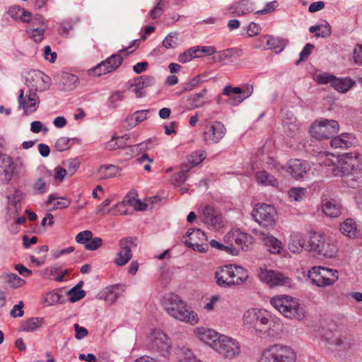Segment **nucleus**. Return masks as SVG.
<instances>
[{
    "label": "nucleus",
    "instance_id": "e2e57ef3",
    "mask_svg": "<svg viewBox=\"0 0 362 362\" xmlns=\"http://www.w3.org/2000/svg\"><path fill=\"white\" fill-rule=\"evenodd\" d=\"M64 165L67 168L66 171L69 173L70 175H73L78 170L80 161L77 158H72L66 160Z\"/></svg>",
    "mask_w": 362,
    "mask_h": 362
},
{
    "label": "nucleus",
    "instance_id": "338daca9",
    "mask_svg": "<svg viewBox=\"0 0 362 362\" xmlns=\"http://www.w3.org/2000/svg\"><path fill=\"white\" fill-rule=\"evenodd\" d=\"M103 244V240L99 237L91 238L90 240L85 245V248L88 250H95L98 249Z\"/></svg>",
    "mask_w": 362,
    "mask_h": 362
},
{
    "label": "nucleus",
    "instance_id": "a19ab883",
    "mask_svg": "<svg viewBox=\"0 0 362 362\" xmlns=\"http://www.w3.org/2000/svg\"><path fill=\"white\" fill-rule=\"evenodd\" d=\"M45 30V27H34L32 25L27 28L26 33L33 41L40 42L43 40Z\"/></svg>",
    "mask_w": 362,
    "mask_h": 362
},
{
    "label": "nucleus",
    "instance_id": "f3484780",
    "mask_svg": "<svg viewBox=\"0 0 362 362\" xmlns=\"http://www.w3.org/2000/svg\"><path fill=\"white\" fill-rule=\"evenodd\" d=\"M226 132V127L222 122H213L205 127L204 141L208 144H217L224 137Z\"/></svg>",
    "mask_w": 362,
    "mask_h": 362
},
{
    "label": "nucleus",
    "instance_id": "473e14b6",
    "mask_svg": "<svg viewBox=\"0 0 362 362\" xmlns=\"http://www.w3.org/2000/svg\"><path fill=\"white\" fill-rule=\"evenodd\" d=\"M354 84L355 82L350 78H337L334 76L332 87L339 92L344 93L348 91Z\"/></svg>",
    "mask_w": 362,
    "mask_h": 362
},
{
    "label": "nucleus",
    "instance_id": "de8ad7c7",
    "mask_svg": "<svg viewBox=\"0 0 362 362\" xmlns=\"http://www.w3.org/2000/svg\"><path fill=\"white\" fill-rule=\"evenodd\" d=\"M156 83V79L153 76H141L134 79V86H141V88H146L148 86H153Z\"/></svg>",
    "mask_w": 362,
    "mask_h": 362
},
{
    "label": "nucleus",
    "instance_id": "c85d7f7f",
    "mask_svg": "<svg viewBox=\"0 0 362 362\" xmlns=\"http://www.w3.org/2000/svg\"><path fill=\"white\" fill-rule=\"evenodd\" d=\"M306 238L299 233H293L291 235V240L288 243V249L293 253L299 252L303 248L305 249Z\"/></svg>",
    "mask_w": 362,
    "mask_h": 362
},
{
    "label": "nucleus",
    "instance_id": "bf43d9fd",
    "mask_svg": "<svg viewBox=\"0 0 362 362\" xmlns=\"http://www.w3.org/2000/svg\"><path fill=\"white\" fill-rule=\"evenodd\" d=\"M202 83V80L200 76H197L194 78H193L191 81L189 82L185 83L182 84V91L187 92L190 91L197 88Z\"/></svg>",
    "mask_w": 362,
    "mask_h": 362
},
{
    "label": "nucleus",
    "instance_id": "4c0bfd02",
    "mask_svg": "<svg viewBox=\"0 0 362 362\" xmlns=\"http://www.w3.org/2000/svg\"><path fill=\"white\" fill-rule=\"evenodd\" d=\"M47 204L53 203L54 209H66L71 204V200L66 197H57L54 194H50L46 202Z\"/></svg>",
    "mask_w": 362,
    "mask_h": 362
},
{
    "label": "nucleus",
    "instance_id": "58836bf2",
    "mask_svg": "<svg viewBox=\"0 0 362 362\" xmlns=\"http://www.w3.org/2000/svg\"><path fill=\"white\" fill-rule=\"evenodd\" d=\"M195 234L191 236L190 239H185V245L193 249L194 251H199V252H206L208 250L209 245L206 243V241H197L194 237Z\"/></svg>",
    "mask_w": 362,
    "mask_h": 362
},
{
    "label": "nucleus",
    "instance_id": "f03ea898",
    "mask_svg": "<svg viewBox=\"0 0 362 362\" xmlns=\"http://www.w3.org/2000/svg\"><path fill=\"white\" fill-rule=\"evenodd\" d=\"M243 322L250 328H254L264 337L269 338L278 337L282 327L279 319L264 310L252 308L247 310L243 315Z\"/></svg>",
    "mask_w": 362,
    "mask_h": 362
},
{
    "label": "nucleus",
    "instance_id": "69168bd1",
    "mask_svg": "<svg viewBox=\"0 0 362 362\" xmlns=\"http://www.w3.org/2000/svg\"><path fill=\"white\" fill-rule=\"evenodd\" d=\"M71 139L67 137H61L57 139L55 144V148L59 151H64L70 148Z\"/></svg>",
    "mask_w": 362,
    "mask_h": 362
},
{
    "label": "nucleus",
    "instance_id": "4468645a",
    "mask_svg": "<svg viewBox=\"0 0 362 362\" xmlns=\"http://www.w3.org/2000/svg\"><path fill=\"white\" fill-rule=\"evenodd\" d=\"M339 163L346 176L356 173L362 168V160L358 153H344Z\"/></svg>",
    "mask_w": 362,
    "mask_h": 362
},
{
    "label": "nucleus",
    "instance_id": "a211bd4d",
    "mask_svg": "<svg viewBox=\"0 0 362 362\" xmlns=\"http://www.w3.org/2000/svg\"><path fill=\"white\" fill-rule=\"evenodd\" d=\"M217 284L223 288L236 285L233 264L224 265L215 273Z\"/></svg>",
    "mask_w": 362,
    "mask_h": 362
},
{
    "label": "nucleus",
    "instance_id": "a18cd8bd",
    "mask_svg": "<svg viewBox=\"0 0 362 362\" xmlns=\"http://www.w3.org/2000/svg\"><path fill=\"white\" fill-rule=\"evenodd\" d=\"M207 90L204 88L201 92L195 93L190 96L189 100L191 101V105L193 108H199L202 107L206 102L202 100V98H204V95L206 93Z\"/></svg>",
    "mask_w": 362,
    "mask_h": 362
},
{
    "label": "nucleus",
    "instance_id": "f257e3e1",
    "mask_svg": "<svg viewBox=\"0 0 362 362\" xmlns=\"http://www.w3.org/2000/svg\"><path fill=\"white\" fill-rule=\"evenodd\" d=\"M25 85L29 88L28 93L24 96V90L21 89L18 97V108L23 109L26 115L35 112L40 104L37 92L48 90L51 85L50 78L40 70H32L25 76Z\"/></svg>",
    "mask_w": 362,
    "mask_h": 362
},
{
    "label": "nucleus",
    "instance_id": "dca6fc26",
    "mask_svg": "<svg viewBox=\"0 0 362 362\" xmlns=\"http://www.w3.org/2000/svg\"><path fill=\"white\" fill-rule=\"evenodd\" d=\"M258 276L270 287L286 286L291 283V279L281 273L264 268H259Z\"/></svg>",
    "mask_w": 362,
    "mask_h": 362
},
{
    "label": "nucleus",
    "instance_id": "c03bdc74",
    "mask_svg": "<svg viewBox=\"0 0 362 362\" xmlns=\"http://www.w3.org/2000/svg\"><path fill=\"white\" fill-rule=\"evenodd\" d=\"M98 172L103 178L108 179L117 175L119 172V168L114 165H102Z\"/></svg>",
    "mask_w": 362,
    "mask_h": 362
},
{
    "label": "nucleus",
    "instance_id": "0eeeda50",
    "mask_svg": "<svg viewBox=\"0 0 362 362\" xmlns=\"http://www.w3.org/2000/svg\"><path fill=\"white\" fill-rule=\"evenodd\" d=\"M339 125L336 120L322 119L313 124L310 129L312 137L318 141L328 139L336 135Z\"/></svg>",
    "mask_w": 362,
    "mask_h": 362
},
{
    "label": "nucleus",
    "instance_id": "412c9836",
    "mask_svg": "<svg viewBox=\"0 0 362 362\" xmlns=\"http://www.w3.org/2000/svg\"><path fill=\"white\" fill-rule=\"evenodd\" d=\"M325 238V235L322 233L310 231L308 237L306 238L305 250L317 255Z\"/></svg>",
    "mask_w": 362,
    "mask_h": 362
},
{
    "label": "nucleus",
    "instance_id": "bb28decb",
    "mask_svg": "<svg viewBox=\"0 0 362 362\" xmlns=\"http://www.w3.org/2000/svg\"><path fill=\"white\" fill-rule=\"evenodd\" d=\"M197 334L200 340L210 346L211 348L212 344L218 340L220 335L216 331L204 327H198L197 329Z\"/></svg>",
    "mask_w": 362,
    "mask_h": 362
},
{
    "label": "nucleus",
    "instance_id": "6e6d98bb",
    "mask_svg": "<svg viewBox=\"0 0 362 362\" xmlns=\"http://www.w3.org/2000/svg\"><path fill=\"white\" fill-rule=\"evenodd\" d=\"M194 234H196L194 237L197 241H208L206 233L199 228L189 229L186 234L188 238L187 239H190L191 236H192Z\"/></svg>",
    "mask_w": 362,
    "mask_h": 362
},
{
    "label": "nucleus",
    "instance_id": "423d86ee",
    "mask_svg": "<svg viewBox=\"0 0 362 362\" xmlns=\"http://www.w3.org/2000/svg\"><path fill=\"white\" fill-rule=\"evenodd\" d=\"M308 278L313 285L325 287L333 285L338 279V271L323 267H313L308 273Z\"/></svg>",
    "mask_w": 362,
    "mask_h": 362
},
{
    "label": "nucleus",
    "instance_id": "1a4fd4ad",
    "mask_svg": "<svg viewBox=\"0 0 362 362\" xmlns=\"http://www.w3.org/2000/svg\"><path fill=\"white\" fill-rule=\"evenodd\" d=\"M253 93V86L244 84L242 86L233 87L227 85L223 89V95L228 96L227 103L231 106H238L248 98Z\"/></svg>",
    "mask_w": 362,
    "mask_h": 362
},
{
    "label": "nucleus",
    "instance_id": "393cba45",
    "mask_svg": "<svg viewBox=\"0 0 362 362\" xmlns=\"http://www.w3.org/2000/svg\"><path fill=\"white\" fill-rule=\"evenodd\" d=\"M261 239L264 245L271 253H280L282 249V244L277 238L269 234L262 233Z\"/></svg>",
    "mask_w": 362,
    "mask_h": 362
},
{
    "label": "nucleus",
    "instance_id": "13d9d810",
    "mask_svg": "<svg viewBox=\"0 0 362 362\" xmlns=\"http://www.w3.org/2000/svg\"><path fill=\"white\" fill-rule=\"evenodd\" d=\"M48 185L46 182L42 178L39 177L34 183H33V189L35 192L37 194H43L47 190Z\"/></svg>",
    "mask_w": 362,
    "mask_h": 362
},
{
    "label": "nucleus",
    "instance_id": "39448f33",
    "mask_svg": "<svg viewBox=\"0 0 362 362\" xmlns=\"http://www.w3.org/2000/svg\"><path fill=\"white\" fill-rule=\"evenodd\" d=\"M296 354L288 346L275 344L262 351L259 362H295Z\"/></svg>",
    "mask_w": 362,
    "mask_h": 362
},
{
    "label": "nucleus",
    "instance_id": "20e7f679",
    "mask_svg": "<svg viewBox=\"0 0 362 362\" xmlns=\"http://www.w3.org/2000/svg\"><path fill=\"white\" fill-rule=\"evenodd\" d=\"M272 305L286 317L297 320H303L305 310L298 300L288 296H276L271 299Z\"/></svg>",
    "mask_w": 362,
    "mask_h": 362
},
{
    "label": "nucleus",
    "instance_id": "680f3d73",
    "mask_svg": "<svg viewBox=\"0 0 362 362\" xmlns=\"http://www.w3.org/2000/svg\"><path fill=\"white\" fill-rule=\"evenodd\" d=\"M93 235V234L90 230H83L78 233L75 239L78 243L85 245L91 239Z\"/></svg>",
    "mask_w": 362,
    "mask_h": 362
},
{
    "label": "nucleus",
    "instance_id": "6ab92c4d",
    "mask_svg": "<svg viewBox=\"0 0 362 362\" xmlns=\"http://www.w3.org/2000/svg\"><path fill=\"white\" fill-rule=\"evenodd\" d=\"M356 142V138L353 134L343 133L332 139L330 145L333 148L346 149L351 148Z\"/></svg>",
    "mask_w": 362,
    "mask_h": 362
},
{
    "label": "nucleus",
    "instance_id": "e433bc0d",
    "mask_svg": "<svg viewBox=\"0 0 362 362\" xmlns=\"http://www.w3.org/2000/svg\"><path fill=\"white\" fill-rule=\"evenodd\" d=\"M201 57L202 54H200L199 46L192 47L179 55L178 61L181 63H187L194 58Z\"/></svg>",
    "mask_w": 362,
    "mask_h": 362
},
{
    "label": "nucleus",
    "instance_id": "a878e982",
    "mask_svg": "<svg viewBox=\"0 0 362 362\" xmlns=\"http://www.w3.org/2000/svg\"><path fill=\"white\" fill-rule=\"evenodd\" d=\"M322 243L318 255L325 258H332L337 255L338 249L334 240L325 236Z\"/></svg>",
    "mask_w": 362,
    "mask_h": 362
},
{
    "label": "nucleus",
    "instance_id": "9d476101",
    "mask_svg": "<svg viewBox=\"0 0 362 362\" xmlns=\"http://www.w3.org/2000/svg\"><path fill=\"white\" fill-rule=\"evenodd\" d=\"M212 349L226 358L231 359L239 354L238 343L225 335H219L218 340L212 344Z\"/></svg>",
    "mask_w": 362,
    "mask_h": 362
},
{
    "label": "nucleus",
    "instance_id": "4be33fe9",
    "mask_svg": "<svg viewBox=\"0 0 362 362\" xmlns=\"http://www.w3.org/2000/svg\"><path fill=\"white\" fill-rule=\"evenodd\" d=\"M149 110H143L136 111L134 114L129 115L122 123L124 128L127 129H132L141 122L147 119Z\"/></svg>",
    "mask_w": 362,
    "mask_h": 362
},
{
    "label": "nucleus",
    "instance_id": "6e6552de",
    "mask_svg": "<svg viewBox=\"0 0 362 362\" xmlns=\"http://www.w3.org/2000/svg\"><path fill=\"white\" fill-rule=\"evenodd\" d=\"M252 216L259 226L264 228H271L274 227L276 223L277 212L273 206L262 203L255 206Z\"/></svg>",
    "mask_w": 362,
    "mask_h": 362
},
{
    "label": "nucleus",
    "instance_id": "774afa93",
    "mask_svg": "<svg viewBox=\"0 0 362 362\" xmlns=\"http://www.w3.org/2000/svg\"><path fill=\"white\" fill-rule=\"evenodd\" d=\"M60 297V295L57 293L49 292L47 293L44 303L47 306L54 305L59 301Z\"/></svg>",
    "mask_w": 362,
    "mask_h": 362
},
{
    "label": "nucleus",
    "instance_id": "ea45409f",
    "mask_svg": "<svg viewBox=\"0 0 362 362\" xmlns=\"http://www.w3.org/2000/svg\"><path fill=\"white\" fill-rule=\"evenodd\" d=\"M257 182L264 185L276 186L278 185L276 179L270 173L262 170L256 173Z\"/></svg>",
    "mask_w": 362,
    "mask_h": 362
},
{
    "label": "nucleus",
    "instance_id": "7c9ffc66",
    "mask_svg": "<svg viewBox=\"0 0 362 362\" xmlns=\"http://www.w3.org/2000/svg\"><path fill=\"white\" fill-rule=\"evenodd\" d=\"M340 230L344 235L349 238H356L357 233L356 223L352 218L346 219L340 226Z\"/></svg>",
    "mask_w": 362,
    "mask_h": 362
},
{
    "label": "nucleus",
    "instance_id": "3c124183",
    "mask_svg": "<svg viewBox=\"0 0 362 362\" xmlns=\"http://www.w3.org/2000/svg\"><path fill=\"white\" fill-rule=\"evenodd\" d=\"M6 279L7 283L13 288L21 287L25 284V281L14 273L6 274Z\"/></svg>",
    "mask_w": 362,
    "mask_h": 362
},
{
    "label": "nucleus",
    "instance_id": "052dcab7",
    "mask_svg": "<svg viewBox=\"0 0 362 362\" xmlns=\"http://www.w3.org/2000/svg\"><path fill=\"white\" fill-rule=\"evenodd\" d=\"M279 6V2L276 0L266 3L264 8L262 10L257 11L255 12L256 15H262L272 13L275 11L276 8Z\"/></svg>",
    "mask_w": 362,
    "mask_h": 362
},
{
    "label": "nucleus",
    "instance_id": "8fccbe9b",
    "mask_svg": "<svg viewBox=\"0 0 362 362\" xmlns=\"http://www.w3.org/2000/svg\"><path fill=\"white\" fill-rule=\"evenodd\" d=\"M165 2L164 0H156V4L153 9L148 13V16L152 19H157L160 17L164 11Z\"/></svg>",
    "mask_w": 362,
    "mask_h": 362
},
{
    "label": "nucleus",
    "instance_id": "cd10ccee",
    "mask_svg": "<svg viewBox=\"0 0 362 362\" xmlns=\"http://www.w3.org/2000/svg\"><path fill=\"white\" fill-rule=\"evenodd\" d=\"M341 206L335 200H325L322 205V212L329 217L336 218L341 214Z\"/></svg>",
    "mask_w": 362,
    "mask_h": 362
},
{
    "label": "nucleus",
    "instance_id": "9b49d317",
    "mask_svg": "<svg viewBox=\"0 0 362 362\" xmlns=\"http://www.w3.org/2000/svg\"><path fill=\"white\" fill-rule=\"evenodd\" d=\"M151 348L157 351L163 357H167L171 349V342L168 336L160 329H153L149 337Z\"/></svg>",
    "mask_w": 362,
    "mask_h": 362
},
{
    "label": "nucleus",
    "instance_id": "aec40b11",
    "mask_svg": "<svg viewBox=\"0 0 362 362\" xmlns=\"http://www.w3.org/2000/svg\"><path fill=\"white\" fill-rule=\"evenodd\" d=\"M253 3L250 0H239L230 5L227 10L237 16H243L251 13Z\"/></svg>",
    "mask_w": 362,
    "mask_h": 362
},
{
    "label": "nucleus",
    "instance_id": "c9c22d12",
    "mask_svg": "<svg viewBox=\"0 0 362 362\" xmlns=\"http://www.w3.org/2000/svg\"><path fill=\"white\" fill-rule=\"evenodd\" d=\"M8 209H11V206H13L16 212L21 209V202L23 199V192L19 189H15L13 194L7 196Z\"/></svg>",
    "mask_w": 362,
    "mask_h": 362
},
{
    "label": "nucleus",
    "instance_id": "603ef678",
    "mask_svg": "<svg viewBox=\"0 0 362 362\" xmlns=\"http://www.w3.org/2000/svg\"><path fill=\"white\" fill-rule=\"evenodd\" d=\"M178 33L177 32L170 33L163 40L162 45L166 49H174L177 46V42L174 39H177Z\"/></svg>",
    "mask_w": 362,
    "mask_h": 362
},
{
    "label": "nucleus",
    "instance_id": "7ed1b4c3",
    "mask_svg": "<svg viewBox=\"0 0 362 362\" xmlns=\"http://www.w3.org/2000/svg\"><path fill=\"white\" fill-rule=\"evenodd\" d=\"M164 310L176 320L195 325L199 322L198 315L186 308L185 303L175 294H168L164 298Z\"/></svg>",
    "mask_w": 362,
    "mask_h": 362
},
{
    "label": "nucleus",
    "instance_id": "4d7b16f0",
    "mask_svg": "<svg viewBox=\"0 0 362 362\" xmlns=\"http://www.w3.org/2000/svg\"><path fill=\"white\" fill-rule=\"evenodd\" d=\"M13 177L20 178L26 174V168L22 161H13Z\"/></svg>",
    "mask_w": 362,
    "mask_h": 362
},
{
    "label": "nucleus",
    "instance_id": "f8f14e48",
    "mask_svg": "<svg viewBox=\"0 0 362 362\" xmlns=\"http://www.w3.org/2000/svg\"><path fill=\"white\" fill-rule=\"evenodd\" d=\"M119 246L120 250L117 254L115 263L117 266H123L132 259V248L137 246V239L134 237L123 238L119 240Z\"/></svg>",
    "mask_w": 362,
    "mask_h": 362
},
{
    "label": "nucleus",
    "instance_id": "09e8293b",
    "mask_svg": "<svg viewBox=\"0 0 362 362\" xmlns=\"http://www.w3.org/2000/svg\"><path fill=\"white\" fill-rule=\"evenodd\" d=\"M124 99V93L122 91L117 90L114 92L108 98V107L115 109L119 107V103Z\"/></svg>",
    "mask_w": 362,
    "mask_h": 362
},
{
    "label": "nucleus",
    "instance_id": "37998d69",
    "mask_svg": "<svg viewBox=\"0 0 362 362\" xmlns=\"http://www.w3.org/2000/svg\"><path fill=\"white\" fill-rule=\"evenodd\" d=\"M324 165L328 167L326 173H328L329 175L333 177H346L339 163L336 165L329 160H326L324 161Z\"/></svg>",
    "mask_w": 362,
    "mask_h": 362
},
{
    "label": "nucleus",
    "instance_id": "5701e85b",
    "mask_svg": "<svg viewBox=\"0 0 362 362\" xmlns=\"http://www.w3.org/2000/svg\"><path fill=\"white\" fill-rule=\"evenodd\" d=\"M57 81L59 86L62 90L64 91H69L75 88L78 78L74 74L64 72L60 74Z\"/></svg>",
    "mask_w": 362,
    "mask_h": 362
},
{
    "label": "nucleus",
    "instance_id": "ddd939ff",
    "mask_svg": "<svg viewBox=\"0 0 362 362\" xmlns=\"http://www.w3.org/2000/svg\"><path fill=\"white\" fill-rule=\"evenodd\" d=\"M123 58L119 54H114L105 60L101 62L96 66L89 70V74L100 76L102 75L115 71L122 64Z\"/></svg>",
    "mask_w": 362,
    "mask_h": 362
},
{
    "label": "nucleus",
    "instance_id": "72a5a7b5",
    "mask_svg": "<svg viewBox=\"0 0 362 362\" xmlns=\"http://www.w3.org/2000/svg\"><path fill=\"white\" fill-rule=\"evenodd\" d=\"M45 323L44 319L42 317H32L25 321L21 327V330L24 332H34L39 329Z\"/></svg>",
    "mask_w": 362,
    "mask_h": 362
},
{
    "label": "nucleus",
    "instance_id": "f704fd0d",
    "mask_svg": "<svg viewBox=\"0 0 362 362\" xmlns=\"http://www.w3.org/2000/svg\"><path fill=\"white\" fill-rule=\"evenodd\" d=\"M217 55L214 57V59L218 62H224L229 59H231L234 56L240 57L242 55V50L238 48H228L218 52H216Z\"/></svg>",
    "mask_w": 362,
    "mask_h": 362
},
{
    "label": "nucleus",
    "instance_id": "5fc2aeb1",
    "mask_svg": "<svg viewBox=\"0 0 362 362\" xmlns=\"http://www.w3.org/2000/svg\"><path fill=\"white\" fill-rule=\"evenodd\" d=\"M67 296H69V300L75 303L86 296V291L82 289H77L76 287L71 288L68 292Z\"/></svg>",
    "mask_w": 362,
    "mask_h": 362
},
{
    "label": "nucleus",
    "instance_id": "2f4dec72",
    "mask_svg": "<svg viewBox=\"0 0 362 362\" xmlns=\"http://www.w3.org/2000/svg\"><path fill=\"white\" fill-rule=\"evenodd\" d=\"M234 241L242 250H247L250 246L253 243L254 238L252 235L241 233L235 236Z\"/></svg>",
    "mask_w": 362,
    "mask_h": 362
},
{
    "label": "nucleus",
    "instance_id": "864d4df0",
    "mask_svg": "<svg viewBox=\"0 0 362 362\" xmlns=\"http://www.w3.org/2000/svg\"><path fill=\"white\" fill-rule=\"evenodd\" d=\"M306 189L303 187L291 188L288 192L291 199L296 202H300L305 197Z\"/></svg>",
    "mask_w": 362,
    "mask_h": 362
},
{
    "label": "nucleus",
    "instance_id": "c756f323",
    "mask_svg": "<svg viewBox=\"0 0 362 362\" xmlns=\"http://www.w3.org/2000/svg\"><path fill=\"white\" fill-rule=\"evenodd\" d=\"M135 193L131 192L128 194H127L123 200L116 204L113 208H112L109 211H112L115 215H117V214L114 213L113 211L115 210H117L119 214H128L129 212L127 209H123V208L129 206H134V204L135 203L136 199H135Z\"/></svg>",
    "mask_w": 362,
    "mask_h": 362
},
{
    "label": "nucleus",
    "instance_id": "0e129e2a",
    "mask_svg": "<svg viewBox=\"0 0 362 362\" xmlns=\"http://www.w3.org/2000/svg\"><path fill=\"white\" fill-rule=\"evenodd\" d=\"M189 171V168L182 169L178 173L175 174L173 177V184L175 186H179L187 180V174Z\"/></svg>",
    "mask_w": 362,
    "mask_h": 362
},
{
    "label": "nucleus",
    "instance_id": "b1692460",
    "mask_svg": "<svg viewBox=\"0 0 362 362\" xmlns=\"http://www.w3.org/2000/svg\"><path fill=\"white\" fill-rule=\"evenodd\" d=\"M288 168L291 175L296 179L303 178L308 169L307 163L299 159L290 160Z\"/></svg>",
    "mask_w": 362,
    "mask_h": 362
},
{
    "label": "nucleus",
    "instance_id": "49530a36",
    "mask_svg": "<svg viewBox=\"0 0 362 362\" xmlns=\"http://www.w3.org/2000/svg\"><path fill=\"white\" fill-rule=\"evenodd\" d=\"M236 285H240L245 281L247 278V272L240 266L233 264Z\"/></svg>",
    "mask_w": 362,
    "mask_h": 362
},
{
    "label": "nucleus",
    "instance_id": "79ce46f5",
    "mask_svg": "<svg viewBox=\"0 0 362 362\" xmlns=\"http://www.w3.org/2000/svg\"><path fill=\"white\" fill-rule=\"evenodd\" d=\"M267 49H272L275 53H279L282 52L285 47V42L284 40L274 37L273 36L268 35V40H267Z\"/></svg>",
    "mask_w": 362,
    "mask_h": 362
},
{
    "label": "nucleus",
    "instance_id": "2eb2a0df",
    "mask_svg": "<svg viewBox=\"0 0 362 362\" xmlns=\"http://www.w3.org/2000/svg\"><path fill=\"white\" fill-rule=\"evenodd\" d=\"M201 219L210 230H218L223 226L221 211L209 205L204 208Z\"/></svg>",
    "mask_w": 362,
    "mask_h": 362
}]
</instances>
